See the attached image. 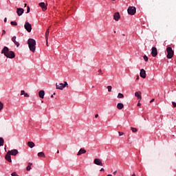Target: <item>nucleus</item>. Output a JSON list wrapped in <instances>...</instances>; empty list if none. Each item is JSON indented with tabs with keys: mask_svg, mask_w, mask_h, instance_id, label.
<instances>
[{
	"mask_svg": "<svg viewBox=\"0 0 176 176\" xmlns=\"http://www.w3.org/2000/svg\"><path fill=\"white\" fill-rule=\"evenodd\" d=\"M2 54H4L7 58H14L16 57V54H14V52L10 51L8 47H4L1 51Z\"/></svg>",
	"mask_w": 176,
	"mask_h": 176,
	"instance_id": "1",
	"label": "nucleus"
},
{
	"mask_svg": "<svg viewBox=\"0 0 176 176\" xmlns=\"http://www.w3.org/2000/svg\"><path fill=\"white\" fill-rule=\"evenodd\" d=\"M166 53L167 58H173V57H174V50H173L171 47H168L166 48Z\"/></svg>",
	"mask_w": 176,
	"mask_h": 176,
	"instance_id": "2",
	"label": "nucleus"
},
{
	"mask_svg": "<svg viewBox=\"0 0 176 176\" xmlns=\"http://www.w3.org/2000/svg\"><path fill=\"white\" fill-rule=\"evenodd\" d=\"M66 86H68V82H67V81H65L64 83L56 84V89H58L59 90H63Z\"/></svg>",
	"mask_w": 176,
	"mask_h": 176,
	"instance_id": "3",
	"label": "nucleus"
},
{
	"mask_svg": "<svg viewBox=\"0 0 176 176\" xmlns=\"http://www.w3.org/2000/svg\"><path fill=\"white\" fill-rule=\"evenodd\" d=\"M127 12L131 16H134L137 12V9L134 6L129 7Z\"/></svg>",
	"mask_w": 176,
	"mask_h": 176,
	"instance_id": "4",
	"label": "nucleus"
},
{
	"mask_svg": "<svg viewBox=\"0 0 176 176\" xmlns=\"http://www.w3.org/2000/svg\"><path fill=\"white\" fill-rule=\"evenodd\" d=\"M24 27L28 32H31V31H32V25L28 21L25 23Z\"/></svg>",
	"mask_w": 176,
	"mask_h": 176,
	"instance_id": "5",
	"label": "nucleus"
},
{
	"mask_svg": "<svg viewBox=\"0 0 176 176\" xmlns=\"http://www.w3.org/2000/svg\"><path fill=\"white\" fill-rule=\"evenodd\" d=\"M151 56L153 57L157 56V49L155 47H153L151 49Z\"/></svg>",
	"mask_w": 176,
	"mask_h": 176,
	"instance_id": "6",
	"label": "nucleus"
},
{
	"mask_svg": "<svg viewBox=\"0 0 176 176\" xmlns=\"http://www.w3.org/2000/svg\"><path fill=\"white\" fill-rule=\"evenodd\" d=\"M94 164H96V166H103L102 162H101V160H100V159H98V158H96V159L94 160Z\"/></svg>",
	"mask_w": 176,
	"mask_h": 176,
	"instance_id": "7",
	"label": "nucleus"
},
{
	"mask_svg": "<svg viewBox=\"0 0 176 176\" xmlns=\"http://www.w3.org/2000/svg\"><path fill=\"white\" fill-rule=\"evenodd\" d=\"M8 153L12 156H16L19 153V151L17 149H13L9 151Z\"/></svg>",
	"mask_w": 176,
	"mask_h": 176,
	"instance_id": "8",
	"label": "nucleus"
},
{
	"mask_svg": "<svg viewBox=\"0 0 176 176\" xmlns=\"http://www.w3.org/2000/svg\"><path fill=\"white\" fill-rule=\"evenodd\" d=\"M140 77L142 78L143 79H145V78H146V72L145 71V69H142L140 70Z\"/></svg>",
	"mask_w": 176,
	"mask_h": 176,
	"instance_id": "9",
	"label": "nucleus"
},
{
	"mask_svg": "<svg viewBox=\"0 0 176 176\" xmlns=\"http://www.w3.org/2000/svg\"><path fill=\"white\" fill-rule=\"evenodd\" d=\"M135 96L137 97L138 101H141V100H142V96H141V91H136L135 93Z\"/></svg>",
	"mask_w": 176,
	"mask_h": 176,
	"instance_id": "10",
	"label": "nucleus"
},
{
	"mask_svg": "<svg viewBox=\"0 0 176 176\" xmlns=\"http://www.w3.org/2000/svg\"><path fill=\"white\" fill-rule=\"evenodd\" d=\"M113 19L116 21H119V19H120V14H119V12H116L113 15Z\"/></svg>",
	"mask_w": 176,
	"mask_h": 176,
	"instance_id": "11",
	"label": "nucleus"
},
{
	"mask_svg": "<svg viewBox=\"0 0 176 176\" xmlns=\"http://www.w3.org/2000/svg\"><path fill=\"white\" fill-rule=\"evenodd\" d=\"M28 45H36V41L33 38H29L28 41Z\"/></svg>",
	"mask_w": 176,
	"mask_h": 176,
	"instance_id": "12",
	"label": "nucleus"
},
{
	"mask_svg": "<svg viewBox=\"0 0 176 176\" xmlns=\"http://www.w3.org/2000/svg\"><path fill=\"white\" fill-rule=\"evenodd\" d=\"M5 159L6 160H7V162H9V163H12V157L9 153H7V155L5 157Z\"/></svg>",
	"mask_w": 176,
	"mask_h": 176,
	"instance_id": "13",
	"label": "nucleus"
},
{
	"mask_svg": "<svg viewBox=\"0 0 176 176\" xmlns=\"http://www.w3.org/2000/svg\"><path fill=\"white\" fill-rule=\"evenodd\" d=\"M16 13H17L18 16H21L23 14V13H24V9L17 8Z\"/></svg>",
	"mask_w": 176,
	"mask_h": 176,
	"instance_id": "14",
	"label": "nucleus"
},
{
	"mask_svg": "<svg viewBox=\"0 0 176 176\" xmlns=\"http://www.w3.org/2000/svg\"><path fill=\"white\" fill-rule=\"evenodd\" d=\"M39 6L42 8L43 10H47V7H46V4L44 2H41L38 3Z\"/></svg>",
	"mask_w": 176,
	"mask_h": 176,
	"instance_id": "15",
	"label": "nucleus"
},
{
	"mask_svg": "<svg viewBox=\"0 0 176 176\" xmlns=\"http://www.w3.org/2000/svg\"><path fill=\"white\" fill-rule=\"evenodd\" d=\"M29 49L31 52H32V53H34V52H35V50L36 49V47L35 46V45H29Z\"/></svg>",
	"mask_w": 176,
	"mask_h": 176,
	"instance_id": "16",
	"label": "nucleus"
},
{
	"mask_svg": "<svg viewBox=\"0 0 176 176\" xmlns=\"http://www.w3.org/2000/svg\"><path fill=\"white\" fill-rule=\"evenodd\" d=\"M38 96H39L40 98H44V97H45V91H43V90L39 91Z\"/></svg>",
	"mask_w": 176,
	"mask_h": 176,
	"instance_id": "17",
	"label": "nucleus"
},
{
	"mask_svg": "<svg viewBox=\"0 0 176 176\" xmlns=\"http://www.w3.org/2000/svg\"><path fill=\"white\" fill-rule=\"evenodd\" d=\"M84 153H86V150L83 148H80L79 151L78 152L77 155L78 156H80V155H83Z\"/></svg>",
	"mask_w": 176,
	"mask_h": 176,
	"instance_id": "18",
	"label": "nucleus"
},
{
	"mask_svg": "<svg viewBox=\"0 0 176 176\" xmlns=\"http://www.w3.org/2000/svg\"><path fill=\"white\" fill-rule=\"evenodd\" d=\"M117 108L118 109H123L124 108V104H123V103H118Z\"/></svg>",
	"mask_w": 176,
	"mask_h": 176,
	"instance_id": "19",
	"label": "nucleus"
},
{
	"mask_svg": "<svg viewBox=\"0 0 176 176\" xmlns=\"http://www.w3.org/2000/svg\"><path fill=\"white\" fill-rule=\"evenodd\" d=\"M28 146H29V148H34V146H35V143H34L33 142H28Z\"/></svg>",
	"mask_w": 176,
	"mask_h": 176,
	"instance_id": "20",
	"label": "nucleus"
},
{
	"mask_svg": "<svg viewBox=\"0 0 176 176\" xmlns=\"http://www.w3.org/2000/svg\"><path fill=\"white\" fill-rule=\"evenodd\" d=\"M21 96H24V97H30V95L25 93V91L24 90L21 91Z\"/></svg>",
	"mask_w": 176,
	"mask_h": 176,
	"instance_id": "21",
	"label": "nucleus"
},
{
	"mask_svg": "<svg viewBox=\"0 0 176 176\" xmlns=\"http://www.w3.org/2000/svg\"><path fill=\"white\" fill-rule=\"evenodd\" d=\"M38 157H45L46 156L45 155V153L43 152H39L38 153Z\"/></svg>",
	"mask_w": 176,
	"mask_h": 176,
	"instance_id": "22",
	"label": "nucleus"
},
{
	"mask_svg": "<svg viewBox=\"0 0 176 176\" xmlns=\"http://www.w3.org/2000/svg\"><path fill=\"white\" fill-rule=\"evenodd\" d=\"M12 42H14V45H20V43H19V42L16 41V36H14L12 38Z\"/></svg>",
	"mask_w": 176,
	"mask_h": 176,
	"instance_id": "23",
	"label": "nucleus"
},
{
	"mask_svg": "<svg viewBox=\"0 0 176 176\" xmlns=\"http://www.w3.org/2000/svg\"><path fill=\"white\" fill-rule=\"evenodd\" d=\"M31 166H32V163H29V164L26 167L27 171H30L31 170Z\"/></svg>",
	"mask_w": 176,
	"mask_h": 176,
	"instance_id": "24",
	"label": "nucleus"
},
{
	"mask_svg": "<svg viewBox=\"0 0 176 176\" xmlns=\"http://www.w3.org/2000/svg\"><path fill=\"white\" fill-rule=\"evenodd\" d=\"M4 140L3 138H0V146H3Z\"/></svg>",
	"mask_w": 176,
	"mask_h": 176,
	"instance_id": "25",
	"label": "nucleus"
},
{
	"mask_svg": "<svg viewBox=\"0 0 176 176\" xmlns=\"http://www.w3.org/2000/svg\"><path fill=\"white\" fill-rule=\"evenodd\" d=\"M118 98H124V95L122 93H119L118 95Z\"/></svg>",
	"mask_w": 176,
	"mask_h": 176,
	"instance_id": "26",
	"label": "nucleus"
},
{
	"mask_svg": "<svg viewBox=\"0 0 176 176\" xmlns=\"http://www.w3.org/2000/svg\"><path fill=\"white\" fill-rule=\"evenodd\" d=\"M45 39H46V42H47V39H49V32H45Z\"/></svg>",
	"mask_w": 176,
	"mask_h": 176,
	"instance_id": "27",
	"label": "nucleus"
},
{
	"mask_svg": "<svg viewBox=\"0 0 176 176\" xmlns=\"http://www.w3.org/2000/svg\"><path fill=\"white\" fill-rule=\"evenodd\" d=\"M131 129L133 133H137V131H138L137 128L131 127Z\"/></svg>",
	"mask_w": 176,
	"mask_h": 176,
	"instance_id": "28",
	"label": "nucleus"
},
{
	"mask_svg": "<svg viewBox=\"0 0 176 176\" xmlns=\"http://www.w3.org/2000/svg\"><path fill=\"white\" fill-rule=\"evenodd\" d=\"M10 24H11V25H17V22H16V21H11Z\"/></svg>",
	"mask_w": 176,
	"mask_h": 176,
	"instance_id": "29",
	"label": "nucleus"
},
{
	"mask_svg": "<svg viewBox=\"0 0 176 176\" xmlns=\"http://www.w3.org/2000/svg\"><path fill=\"white\" fill-rule=\"evenodd\" d=\"M143 58H144V61H148V60H149V58L147 57L146 55H144V56H143Z\"/></svg>",
	"mask_w": 176,
	"mask_h": 176,
	"instance_id": "30",
	"label": "nucleus"
},
{
	"mask_svg": "<svg viewBox=\"0 0 176 176\" xmlns=\"http://www.w3.org/2000/svg\"><path fill=\"white\" fill-rule=\"evenodd\" d=\"M3 109V103L0 102V111H2Z\"/></svg>",
	"mask_w": 176,
	"mask_h": 176,
	"instance_id": "31",
	"label": "nucleus"
},
{
	"mask_svg": "<svg viewBox=\"0 0 176 176\" xmlns=\"http://www.w3.org/2000/svg\"><path fill=\"white\" fill-rule=\"evenodd\" d=\"M108 91L111 92L112 91V87L111 86H107Z\"/></svg>",
	"mask_w": 176,
	"mask_h": 176,
	"instance_id": "32",
	"label": "nucleus"
},
{
	"mask_svg": "<svg viewBox=\"0 0 176 176\" xmlns=\"http://www.w3.org/2000/svg\"><path fill=\"white\" fill-rule=\"evenodd\" d=\"M12 176H19V175H17V173L16 172H14L11 174Z\"/></svg>",
	"mask_w": 176,
	"mask_h": 176,
	"instance_id": "33",
	"label": "nucleus"
},
{
	"mask_svg": "<svg viewBox=\"0 0 176 176\" xmlns=\"http://www.w3.org/2000/svg\"><path fill=\"white\" fill-rule=\"evenodd\" d=\"M172 105H173V108H175L176 107V102H172Z\"/></svg>",
	"mask_w": 176,
	"mask_h": 176,
	"instance_id": "34",
	"label": "nucleus"
},
{
	"mask_svg": "<svg viewBox=\"0 0 176 176\" xmlns=\"http://www.w3.org/2000/svg\"><path fill=\"white\" fill-rule=\"evenodd\" d=\"M118 133H119L120 137H121V135H124V133L120 132V131H119Z\"/></svg>",
	"mask_w": 176,
	"mask_h": 176,
	"instance_id": "35",
	"label": "nucleus"
},
{
	"mask_svg": "<svg viewBox=\"0 0 176 176\" xmlns=\"http://www.w3.org/2000/svg\"><path fill=\"white\" fill-rule=\"evenodd\" d=\"M28 8H27V12L26 13H30V6H28L27 7Z\"/></svg>",
	"mask_w": 176,
	"mask_h": 176,
	"instance_id": "36",
	"label": "nucleus"
},
{
	"mask_svg": "<svg viewBox=\"0 0 176 176\" xmlns=\"http://www.w3.org/2000/svg\"><path fill=\"white\" fill-rule=\"evenodd\" d=\"M5 34H6V31L3 30V31H2V35H5Z\"/></svg>",
	"mask_w": 176,
	"mask_h": 176,
	"instance_id": "37",
	"label": "nucleus"
},
{
	"mask_svg": "<svg viewBox=\"0 0 176 176\" xmlns=\"http://www.w3.org/2000/svg\"><path fill=\"white\" fill-rule=\"evenodd\" d=\"M51 27H52V26H50V27H49V28L47 30L46 32H50V28Z\"/></svg>",
	"mask_w": 176,
	"mask_h": 176,
	"instance_id": "38",
	"label": "nucleus"
},
{
	"mask_svg": "<svg viewBox=\"0 0 176 176\" xmlns=\"http://www.w3.org/2000/svg\"><path fill=\"white\" fill-rule=\"evenodd\" d=\"M8 21V19L7 18H5L4 19V23H6Z\"/></svg>",
	"mask_w": 176,
	"mask_h": 176,
	"instance_id": "39",
	"label": "nucleus"
},
{
	"mask_svg": "<svg viewBox=\"0 0 176 176\" xmlns=\"http://www.w3.org/2000/svg\"><path fill=\"white\" fill-rule=\"evenodd\" d=\"M138 107H141V103L140 102L138 103Z\"/></svg>",
	"mask_w": 176,
	"mask_h": 176,
	"instance_id": "40",
	"label": "nucleus"
},
{
	"mask_svg": "<svg viewBox=\"0 0 176 176\" xmlns=\"http://www.w3.org/2000/svg\"><path fill=\"white\" fill-rule=\"evenodd\" d=\"M98 72H100V74H102V70L99 69V70H98Z\"/></svg>",
	"mask_w": 176,
	"mask_h": 176,
	"instance_id": "41",
	"label": "nucleus"
},
{
	"mask_svg": "<svg viewBox=\"0 0 176 176\" xmlns=\"http://www.w3.org/2000/svg\"><path fill=\"white\" fill-rule=\"evenodd\" d=\"M113 175H116V170L113 173Z\"/></svg>",
	"mask_w": 176,
	"mask_h": 176,
	"instance_id": "42",
	"label": "nucleus"
},
{
	"mask_svg": "<svg viewBox=\"0 0 176 176\" xmlns=\"http://www.w3.org/2000/svg\"><path fill=\"white\" fill-rule=\"evenodd\" d=\"M153 101H155V99H152L150 102H153Z\"/></svg>",
	"mask_w": 176,
	"mask_h": 176,
	"instance_id": "43",
	"label": "nucleus"
},
{
	"mask_svg": "<svg viewBox=\"0 0 176 176\" xmlns=\"http://www.w3.org/2000/svg\"><path fill=\"white\" fill-rule=\"evenodd\" d=\"M95 118H98V114H96Z\"/></svg>",
	"mask_w": 176,
	"mask_h": 176,
	"instance_id": "44",
	"label": "nucleus"
},
{
	"mask_svg": "<svg viewBox=\"0 0 176 176\" xmlns=\"http://www.w3.org/2000/svg\"><path fill=\"white\" fill-rule=\"evenodd\" d=\"M100 171H104V168H102L100 169Z\"/></svg>",
	"mask_w": 176,
	"mask_h": 176,
	"instance_id": "45",
	"label": "nucleus"
},
{
	"mask_svg": "<svg viewBox=\"0 0 176 176\" xmlns=\"http://www.w3.org/2000/svg\"><path fill=\"white\" fill-rule=\"evenodd\" d=\"M57 153H60V151L58 150V151H57Z\"/></svg>",
	"mask_w": 176,
	"mask_h": 176,
	"instance_id": "46",
	"label": "nucleus"
},
{
	"mask_svg": "<svg viewBox=\"0 0 176 176\" xmlns=\"http://www.w3.org/2000/svg\"><path fill=\"white\" fill-rule=\"evenodd\" d=\"M132 176H135V173H133V174L132 175Z\"/></svg>",
	"mask_w": 176,
	"mask_h": 176,
	"instance_id": "47",
	"label": "nucleus"
},
{
	"mask_svg": "<svg viewBox=\"0 0 176 176\" xmlns=\"http://www.w3.org/2000/svg\"><path fill=\"white\" fill-rule=\"evenodd\" d=\"M24 6H25V7L27 6V3H25V4H24Z\"/></svg>",
	"mask_w": 176,
	"mask_h": 176,
	"instance_id": "48",
	"label": "nucleus"
},
{
	"mask_svg": "<svg viewBox=\"0 0 176 176\" xmlns=\"http://www.w3.org/2000/svg\"><path fill=\"white\" fill-rule=\"evenodd\" d=\"M122 36H126V34H122Z\"/></svg>",
	"mask_w": 176,
	"mask_h": 176,
	"instance_id": "49",
	"label": "nucleus"
},
{
	"mask_svg": "<svg viewBox=\"0 0 176 176\" xmlns=\"http://www.w3.org/2000/svg\"><path fill=\"white\" fill-rule=\"evenodd\" d=\"M53 97H54V96H53V95H52V96H51V98H53Z\"/></svg>",
	"mask_w": 176,
	"mask_h": 176,
	"instance_id": "50",
	"label": "nucleus"
},
{
	"mask_svg": "<svg viewBox=\"0 0 176 176\" xmlns=\"http://www.w3.org/2000/svg\"><path fill=\"white\" fill-rule=\"evenodd\" d=\"M107 176H112V175H107Z\"/></svg>",
	"mask_w": 176,
	"mask_h": 176,
	"instance_id": "51",
	"label": "nucleus"
},
{
	"mask_svg": "<svg viewBox=\"0 0 176 176\" xmlns=\"http://www.w3.org/2000/svg\"><path fill=\"white\" fill-rule=\"evenodd\" d=\"M114 34H116V31L114 30Z\"/></svg>",
	"mask_w": 176,
	"mask_h": 176,
	"instance_id": "52",
	"label": "nucleus"
},
{
	"mask_svg": "<svg viewBox=\"0 0 176 176\" xmlns=\"http://www.w3.org/2000/svg\"><path fill=\"white\" fill-rule=\"evenodd\" d=\"M19 45H16L17 47H19Z\"/></svg>",
	"mask_w": 176,
	"mask_h": 176,
	"instance_id": "53",
	"label": "nucleus"
},
{
	"mask_svg": "<svg viewBox=\"0 0 176 176\" xmlns=\"http://www.w3.org/2000/svg\"><path fill=\"white\" fill-rule=\"evenodd\" d=\"M139 78H140V77H139V76H138L137 79H139Z\"/></svg>",
	"mask_w": 176,
	"mask_h": 176,
	"instance_id": "54",
	"label": "nucleus"
},
{
	"mask_svg": "<svg viewBox=\"0 0 176 176\" xmlns=\"http://www.w3.org/2000/svg\"><path fill=\"white\" fill-rule=\"evenodd\" d=\"M111 1H115V0H111Z\"/></svg>",
	"mask_w": 176,
	"mask_h": 176,
	"instance_id": "55",
	"label": "nucleus"
}]
</instances>
